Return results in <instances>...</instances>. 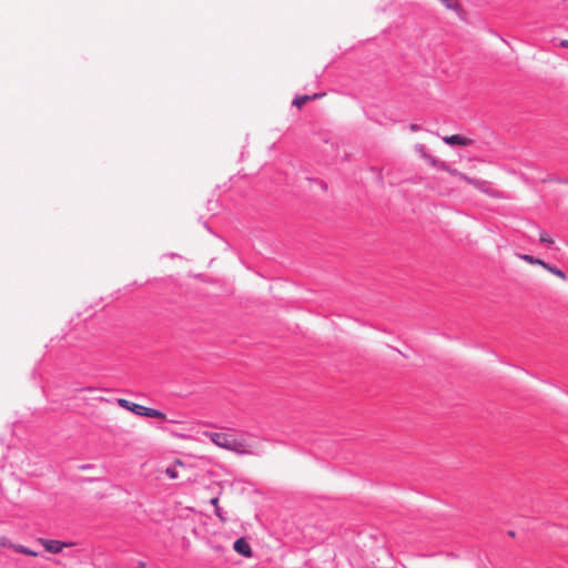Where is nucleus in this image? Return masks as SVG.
Returning <instances> with one entry per match:
<instances>
[{"label": "nucleus", "instance_id": "f8f14e48", "mask_svg": "<svg viewBox=\"0 0 568 568\" xmlns=\"http://www.w3.org/2000/svg\"><path fill=\"white\" fill-rule=\"evenodd\" d=\"M422 156L427 160L430 164L435 165L438 168V163H445L444 161H438L436 160L435 158H433L432 155L427 154L426 152L422 151Z\"/></svg>", "mask_w": 568, "mask_h": 568}, {"label": "nucleus", "instance_id": "2eb2a0df", "mask_svg": "<svg viewBox=\"0 0 568 568\" xmlns=\"http://www.w3.org/2000/svg\"><path fill=\"white\" fill-rule=\"evenodd\" d=\"M560 47L568 48V40H561L560 41Z\"/></svg>", "mask_w": 568, "mask_h": 568}, {"label": "nucleus", "instance_id": "4468645a", "mask_svg": "<svg viewBox=\"0 0 568 568\" xmlns=\"http://www.w3.org/2000/svg\"><path fill=\"white\" fill-rule=\"evenodd\" d=\"M81 392L93 393V392H95V388L89 386V387H85V388L81 389Z\"/></svg>", "mask_w": 568, "mask_h": 568}, {"label": "nucleus", "instance_id": "ddd939ff", "mask_svg": "<svg viewBox=\"0 0 568 568\" xmlns=\"http://www.w3.org/2000/svg\"><path fill=\"white\" fill-rule=\"evenodd\" d=\"M539 240L542 243L552 244L554 240L547 233H540Z\"/></svg>", "mask_w": 568, "mask_h": 568}, {"label": "nucleus", "instance_id": "20e7f679", "mask_svg": "<svg viewBox=\"0 0 568 568\" xmlns=\"http://www.w3.org/2000/svg\"><path fill=\"white\" fill-rule=\"evenodd\" d=\"M518 257L528 264L541 266L544 270L554 274L555 276L560 278L562 282L567 281L566 274L560 268H558L556 266H551L550 264L546 263L545 261H542L540 258H536L529 254H519Z\"/></svg>", "mask_w": 568, "mask_h": 568}, {"label": "nucleus", "instance_id": "f257e3e1", "mask_svg": "<svg viewBox=\"0 0 568 568\" xmlns=\"http://www.w3.org/2000/svg\"><path fill=\"white\" fill-rule=\"evenodd\" d=\"M204 436L221 449L229 450L241 456L253 454L251 445L232 433L205 432Z\"/></svg>", "mask_w": 568, "mask_h": 568}, {"label": "nucleus", "instance_id": "9b49d317", "mask_svg": "<svg viewBox=\"0 0 568 568\" xmlns=\"http://www.w3.org/2000/svg\"><path fill=\"white\" fill-rule=\"evenodd\" d=\"M210 503L214 507L215 516L220 519L221 523H225L226 518L224 517V515L222 513L219 497H213Z\"/></svg>", "mask_w": 568, "mask_h": 568}, {"label": "nucleus", "instance_id": "1a4fd4ad", "mask_svg": "<svg viewBox=\"0 0 568 568\" xmlns=\"http://www.w3.org/2000/svg\"><path fill=\"white\" fill-rule=\"evenodd\" d=\"M178 467H184V463L181 459H175L173 464L165 469V475L170 479H178L180 477Z\"/></svg>", "mask_w": 568, "mask_h": 568}, {"label": "nucleus", "instance_id": "0eeeda50", "mask_svg": "<svg viewBox=\"0 0 568 568\" xmlns=\"http://www.w3.org/2000/svg\"><path fill=\"white\" fill-rule=\"evenodd\" d=\"M233 549L239 555H241V556H243L245 558H252V556H253V550H252L250 544L247 542V540L244 537H241V538L235 540V542L233 545Z\"/></svg>", "mask_w": 568, "mask_h": 568}, {"label": "nucleus", "instance_id": "7ed1b4c3", "mask_svg": "<svg viewBox=\"0 0 568 568\" xmlns=\"http://www.w3.org/2000/svg\"><path fill=\"white\" fill-rule=\"evenodd\" d=\"M438 169L447 172L453 176L458 178L459 180L466 182L467 184L471 185L473 187L479 191H484L485 182L480 181L479 179L468 176L467 174L458 171L457 169L449 166L447 163H438Z\"/></svg>", "mask_w": 568, "mask_h": 568}, {"label": "nucleus", "instance_id": "6e6552de", "mask_svg": "<svg viewBox=\"0 0 568 568\" xmlns=\"http://www.w3.org/2000/svg\"><path fill=\"white\" fill-rule=\"evenodd\" d=\"M444 142L448 145L468 146L473 144V140L459 134L445 136Z\"/></svg>", "mask_w": 568, "mask_h": 568}, {"label": "nucleus", "instance_id": "f03ea898", "mask_svg": "<svg viewBox=\"0 0 568 568\" xmlns=\"http://www.w3.org/2000/svg\"><path fill=\"white\" fill-rule=\"evenodd\" d=\"M118 404L122 408L128 409L139 416L158 418V419H162V420H164L166 417L165 414H163L162 412H160L158 409L145 407V406L136 404V403H132L125 398H119Z\"/></svg>", "mask_w": 568, "mask_h": 568}, {"label": "nucleus", "instance_id": "9d476101", "mask_svg": "<svg viewBox=\"0 0 568 568\" xmlns=\"http://www.w3.org/2000/svg\"><path fill=\"white\" fill-rule=\"evenodd\" d=\"M323 94L315 93L313 95H300L293 100V105L301 109L306 102L321 98Z\"/></svg>", "mask_w": 568, "mask_h": 568}, {"label": "nucleus", "instance_id": "39448f33", "mask_svg": "<svg viewBox=\"0 0 568 568\" xmlns=\"http://www.w3.org/2000/svg\"><path fill=\"white\" fill-rule=\"evenodd\" d=\"M38 542L44 548L45 551L50 554H59L64 548L73 546L72 542H65L61 540L55 539H45V538H39Z\"/></svg>", "mask_w": 568, "mask_h": 568}, {"label": "nucleus", "instance_id": "423d86ee", "mask_svg": "<svg viewBox=\"0 0 568 568\" xmlns=\"http://www.w3.org/2000/svg\"><path fill=\"white\" fill-rule=\"evenodd\" d=\"M0 546L9 547V548L13 549L16 552H19V554H22L26 556H30V557H38V555H39L37 551L31 550L23 545H18V544L11 542L7 537H0Z\"/></svg>", "mask_w": 568, "mask_h": 568}]
</instances>
